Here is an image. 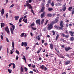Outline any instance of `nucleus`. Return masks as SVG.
Listing matches in <instances>:
<instances>
[{"instance_id": "7", "label": "nucleus", "mask_w": 74, "mask_h": 74, "mask_svg": "<svg viewBox=\"0 0 74 74\" xmlns=\"http://www.w3.org/2000/svg\"><path fill=\"white\" fill-rule=\"evenodd\" d=\"M5 30L7 33L10 34V30H9V29H8V27H6L5 28Z\"/></svg>"}, {"instance_id": "4", "label": "nucleus", "mask_w": 74, "mask_h": 74, "mask_svg": "<svg viewBox=\"0 0 74 74\" xmlns=\"http://www.w3.org/2000/svg\"><path fill=\"white\" fill-rule=\"evenodd\" d=\"M59 17H57L54 20V21L56 23H58L59 22Z\"/></svg>"}, {"instance_id": "61", "label": "nucleus", "mask_w": 74, "mask_h": 74, "mask_svg": "<svg viewBox=\"0 0 74 74\" xmlns=\"http://www.w3.org/2000/svg\"><path fill=\"white\" fill-rule=\"evenodd\" d=\"M63 16L64 17H66V13H64L63 14Z\"/></svg>"}, {"instance_id": "55", "label": "nucleus", "mask_w": 74, "mask_h": 74, "mask_svg": "<svg viewBox=\"0 0 74 74\" xmlns=\"http://www.w3.org/2000/svg\"><path fill=\"white\" fill-rule=\"evenodd\" d=\"M42 51L43 52H45V49H42Z\"/></svg>"}, {"instance_id": "32", "label": "nucleus", "mask_w": 74, "mask_h": 74, "mask_svg": "<svg viewBox=\"0 0 74 74\" xmlns=\"http://www.w3.org/2000/svg\"><path fill=\"white\" fill-rule=\"evenodd\" d=\"M26 5L27 7H30V6L31 5L30 4H29V3H26Z\"/></svg>"}, {"instance_id": "30", "label": "nucleus", "mask_w": 74, "mask_h": 74, "mask_svg": "<svg viewBox=\"0 0 74 74\" xmlns=\"http://www.w3.org/2000/svg\"><path fill=\"white\" fill-rule=\"evenodd\" d=\"M12 65H13V69H15V64H14V63H12Z\"/></svg>"}, {"instance_id": "11", "label": "nucleus", "mask_w": 74, "mask_h": 74, "mask_svg": "<svg viewBox=\"0 0 74 74\" xmlns=\"http://www.w3.org/2000/svg\"><path fill=\"white\" fill-rule=\"evenodd\" d=\"M70 62H71L70 61H69V60L65 62V65H67L69 64H70Z\"/></svg>"}, {"instance_id": "45", "label": "nucleus", "mask_w": 74, "mask_h": 74, "mask_svg": "<svg viewBox=\"0 0 74 74\" xmlns=\"http://www.w3.org/2000/svg\"><path fill=\"white\" fill-rule=\"evenodd\" d=\"M49 21H48V20H47L46 21V22L45 24V25H47V23H48V22Z\"/></svg>"}, {"instance_id": "6", "label": "nucleus", "mask_w": 74, "mask_h": 74, "mask_svg": "<svg viewBox=\"0 0 74 74\" xmlns=\"http://www.w3.org/2000/svg\"><path fill=\"white\" fill-rule=\"evenodd\" d=\"M13 29L12 28H10V31L11 32V33L12 34H13V30H14L15 29V26L13 25L12 26Z\"/></svg>"}, {"instance_id": "20", "label": "nucleus", "mask_w": 74, "mask_h": 74, "mask_svg": "<svg viewBox=\"0 0 74 74\" xmlns=\"http://www.w3.org/2000/svg\"><path fill=\"white\" fill-rule=\"evenodd\" d=\"M74 40V38L73 37H71L70 39V40L71 41H73Z\"/></svg>"}, {"instance_id": "1", "label": "nucleus", "mask_w": 74, "mask_h": 74, "mask_svg": "<svg viewBox=\"0 0 74 74\" xmlns=\"http://www.w3.org/2000/svg\"><path fill=\"white\" fill-rule=\"evenodd\" d=\"M56 23L54 21H52L49 24H48L47 26V29L48 30H51L53 28V25Z\"/></svg>"}, {"instance_id": "52", "label": "nucleus", "mask_w": 74, "mask_h": 74, "mask_svg": "<svg viewBox=\"0 0 74 74\" xmlns=\"http://www.w3.org/2000/svg\"><path fill=\"white\" fill-rule=\"evenodd\" d=\"M60 58H63V59L64 58V56L62 55L60 56Z\"/></svg>"}, {"instance_id": "5", "label": "nucleus", "mask_w": 74, "mask_h": 74, "mask_svg": "<svg viewBox=\"0 0 74 74\" xmlns=\"http://www.w3.org/2000/svg\"><path fill=\"white\" fill-rule=\"evenodd\" d=\"M62 34L61 35V36H62L63 37H65V38H68L69 37V35H66L64 34L63 33H62Z\"/></svg>"}, {"instance_id": "41", "label": "nucleus", "mask_w": 74, "mask_h": 74, "mask_svg": "<svg viewBox=\"0 0 74 74\" xmlns=\"http://www.w3.org/2000/svg\"><path fill=\"white\" fill-rule=\"evenodd\" d=\"M6 41H7V42H9V40H8V38H6Z\"/></svg>"}, {"instance_id": "48", "label": "nucleus", "mask_w": 74, "mask_h": 74, "mask_svg": "<svg viewBox=\"0 0 74 74\" xmlns=\"http://www.w3.org/2000/svg\"><path fill=\"white\" fill-rule=\"evenodd\" d=\"M31 12H32V13H33V14H34V11H33V9H31Z\"/></svg>"}, {"instance_id": "22", "label": "nucleus", "mask_w": 74, "mask_h": 74, "mask_svg": "<svg viewBox=\"0 0 74 74\" xmlns=\"http://www.w3.org/2000/svg\"><path fill=\"white\" fill-rule=\"evenodd\" d=\"M4 13V10L3 9L2 10V11H1V14L2 15H3Z\"/></svg>"}, {"instance_id": "57", "label": "nucleus", "mask_w": 74, "mask_h": 74, "mask_svg": "<svg viewBox=\"0 0 74 74\" xmlns=\"http://www.w3.org/2000/svg\"><path fill=\"white\" fill-rule=\"evenodd\" d=\"M27 19L25 20L24 21V22L25 23H27Z\"/></svg>"}, {"instance_id": "21", "label": "nucleus", "mask_w": 74, "mask_h": 74, "mask_svg": "<svg viewBox=\"0 0 74 74\" xmlns=\"http://www.w3.org/2000/svg\"><path fill=\"white\" fill-rule=\"evenodd\" d=\"M59 34H58L56 36V41H57V40H58V38H59Z\"/></svg>"}, {"instance_id": "16", "label": "nucleus", "mask_w": 74, "mask_h": 74, "mask_svg": "<svg viewBox=\"0 0 74 74\" xmlns=\"http://www.w3.org/2000/svg\"><path fill=\"white\" fill-rule=\"evenodd\" d=\"M40 68L42 70H43L45 68V66L44 65H42L40 66Z\"/></svg>"}, {"instance_id": "31", "label": "nucleus", "mask_w": 74, "mask_h": 74, "mask_svg": "<svg viewBox=\"0 0 74 74\" xmlns=\"http://www.w3.org/2000/svg\"><path fill=\"white\" fill-rule=\"evenodd\" d=\"M34 25H35V24H34V22L30 25V26L32 27V26H34Z\"/></svg>"}, {"instance_id": "37", "label": "nucleus", "mask_w": 74, "mask_h": 74, "mask_svg": "<svg viewBox=\"0 0 74 74\" xmlns=\"http://www.w3.org/2000/svg\"><path fill=\"white\" fill-rule=\"evenodd\" d=\"M24 36V33H22L21 35V37H23Z\"/></svg>"}, {"instance_id": "33", "label": "nucleus", "mask_w": 74, "mask_h": 74, "mask_svg": "<svg viewBox=\"0 0 74 74\" xmlns=\"http://www.w3.org/2000/svg\"><path fill=\"white\" fill-rule=\"evenodd\" d=\"M32 30H37V28L36 27H32Z\"/></svg>"}, {"instance_id": "42", "label": "nucleus", "mask_w": 74, "mask_h": 74, "mask_svg": "<svg viewBox=\"0 0 74 74\" xmlns=\"http://www.w3.org/2000/svg\"><path fill=\"white\" fill-rule=\"evenodd\" d=\"M14 4H12V5H11L10 7V8H12V7H14Z\"/></svg>"}, {"instance_id": "47", "label": "nucleus", "mask_w": 74, "mask_h": 74, "mask_svg": "<svg viewBox=\"0 0 74 74\" xmlns=\"http://www.w3.org/2000/svg\"><path fill=\"white\" fill-rule=\"evenodd\" d=\"M40 36H39L38 37V40H39V41H40V40H41V38H40V37H40Z\"/></svg>"}, {"instance_id": "58", "label": "nucleus", "mask_w": 74, "mask_h": 74, "mask_svg": "<svg viewBox=\"0 0 74 74\" xmlns=\"http://www.w3.org/2000/svg\"><path fill=\"white\" fill-rule=\"evenodd\" d=\"M18 58H19V57H18V56H16V60H18Z\"/></svg>"}, {"instance_id": "14", "label": "nucleus", "mask_w": 74, "mask_h": 74, "mask_svg": "<svg viewBox=\"0 0 74 74\" xmlns=\"http://www.w3.org/2000/svg\"><path fill=\"white\" fill-rule=\"evenodd\" d=\"M44 15H45V13L44 12L40 16L41 18H43L44 16Z\"/></svg>"}, {"instance_id": "62", "label": "nucleus", "mask_w": 74, "mask_h": 74, "mask_svg": "<svg viewBox=\"0 0 74 74\" xmlns=\"http://www.w3.org/2000/svg\"><path fill=\"white\" fill-rule=\"evenodd\" d=\"M29 47H26V50H27V49H29Z\"/></svg>"}, {"instance_id": "27", "label": "nucleus", "mask_w": 74, "mask_h": 74, "mask_svg": "<svg viewBox=\"0 0 74 74\" xmlns=\"http://www.w3.org/2000/svg\"><path fill=\"white\" fill-rule=\"evenodd\" d=\"M4 23H1V27H4Z\"/></svg>"}, {"instance_id": "54", "label": "nucleus", "mask_w": 74, "mask_h": 74, "mask_svg": "<svg viewBox=\"0 0 74 74\" xmlns=\"http://www.w3.org/2000/svg\"><path fill=\"white\" fill-rule=\"evenodd\" d=\"M61 47H62V48H64V45H61Z\"/></svg>"}, {"instance_id": "25", "label": "nucleus", "mask_w": 74, "mask_h": 74, "mask_svg": "<svg viewBox=\"0 0 74 74\" xmlns=\"http://www.w3.org/2000/svg\"><path fill=\"white\" fill-rule=\"evenodd\" d=\"M20 71L21 73H22L23 71V67L22 66L21 67V68H20Z\"/></svg>"}, {"instance_id": "60", "label": "nucleus", "mask_w": 74, "mask_h": 74, "mask_svg": "<svg viewBox=\"0 0 74 74\" xmlns=\"http://www.w3.org/2000/svg\"><path fill=\"white\" fill-rule=\"evenodd\" d=\"M45 41H44V40H42V44H43V43H44Z\"/></svg>"}, {"instance_id": "35", "label": "nucleus", "mask_w": 74, "mask_h": 74, "mask_svg": "<svg viewBox=\"0 0 74 74\" xmlns=\"http://www.w3.org/2000/svg\"><path fill=\"white\" fill-rule=\"evenodd\" d=\"M24 46L25 47H27V42H24Z\"/></svg>"}, {"instance_id": "36", "label": "nucleus", "mask_w": 74, "mask_h": 74, "mask_svg": "<svg viewBox=\"0 0 74 74\" xmlns=\"http://www.w3.org/2000/svg\"><path fill=\"white\" fill-rule=\"evenodd\" d=\"M72 14H71L72 15H73V14H74V8H73V10H72Z\"/></svg>"}, {"instance_id": "10", "label": "nucleus", "mask_w": 74, "mask_h": 74, "mask_svg": "<svg viewBox=\"0 0 74 74\" xmlns=\"http://www.w3.org/2000/svg\"><path fill=\"white\" fill-rule=\"evenodd\" d=\"M44 10H45V7H42V9L39 12V13H41V12H43Z\"/></svg>"}, {"instance_id": "63", "label": "nucleus", "mask_w": 74, "mask_h": 74, "mask_svg": "<svg viewBox=\"0 0 74 74\" xmlns=\"http://www.w3.org/2000/svg\"><path fill=\"white\" fill-rule=\"evenodd\" d=\"M40 50H39L37 51V53H38H38H40Z\"/></svg>"}, {"instance_id": "38", "label": "nucleus", "mask_w": 74, "mask_h": 74, "mask_svg": "<svg viewBox=\"0 0 74 74\" xmlns=\"http://www.w3.org/2000/svg\"><path fill=\"white\" fill-rule=\"evenodd\" d=\"M46 7H47L48 8L49 7V3H47L46 5Z\"/></svg>"}, {"instance_id": "56", "label": "nucleus", "mask_w": 74, "mask_h": 74, "mask_svg": "<svg viewBox=\"0 0 74 74\" xmlns=\"http://www.w3.org/2000/svg\"><path fill=\"white\" fill-rule=\"evenodd\" d=\"M8 71L9 73H11V71L10 69H8Z\"/></svg>"}, {"instance_id": "59", "label": "nucleus", "mask_w": 74, "mask_h": 74, "mask_svg": "<svg viewBox=\"0 0 74 74\" xmlns=\"http://www.w3.org/2000/svg\"><path fill=\"white\" fill-rule=\"evenodd\" d=\"M1 39L2 40H3V36L1 35Z\"/></svg>"}, {"instance_id": "13", "label": "nucleus", "mask_w": 74, "mask_h": 74, "mask_svg": "<svg viewBox=\"0 0 74 74\" xmlns=\"http://www.w3.org/2000/svg\"><path fill=\"white\" fill-rule=\"evenodd\" d=\"M56 6H62V3H56L55 5Z\"/></svg>"}, {"instance_id": "53", "label": "nucleus", "mask_w": 74, "mask_h": 74, "mask_svg": "<svg viewBox=\"0 0 74 74\" xmlns=\"http://www.w3.org/2000/svg\"><path fill=\"white\" fill-rule=\"evenodd\" d=\"M21 45L22 47H23V46L24 45V42H22Z\"/></svg>"}, {"instance_id": "17", "label": "nucleus", "mask_w": 74, "mask_h": 74, "mask_svg": "<svg viewBox=\"0 0 74 74\" xmlns=\"http://www.w3.org/2000/svg\"><path fill=\"white\" fill-rule=\"evenodd\" d=\"M55 49L57 53H60L59 51V50L58 49V48L57 49L56 48H55Z\"/></svg>"}, {"instance_id": "49", "label": "nucleus", "mask_w": 74, "mask_h": 74, "mask_svg": "<svg viewBox=\"0 0 74 74\" xmlns=\"http://www.w3.org/2000/svg\"><path fill=\"white\" fill-rule=\"evenodd\" d=\"M22 18H20L19 19V22H20V23H21V22H22Z\"/></svg>"}, {"instance_id": "34", "label": "nucleus", "mask_w": 74, "mask_h": 74, "mask_svg": "<svg viewBox=\"0 0 74 74\" xmlns=\"http://www.w3.org/2000/svg\"><path fill=\"white\" fill-rule=\"evenodd\" d=\"M44 22V19H42L41 22V25H42L43 24V23Z\"/></svg>"}, {"instance_id": "40", "label": "nucleus", "mask_w": 74, "mask_h": 74, "mask_svg": "<svg viewBox=\"0 0 74 74\" xmlns=\"http://www.w3.org/2000/svg\"><path fill=\"white\" fill-rule=\"evenodd\" d=\"M54 27L55 28H57V29H58L59 28V27H58L57 25H55L54 26Z\"/></svg>"}, {"instance_id": "50", "label": "nucleus", "mask_w": 74, "mask_h": 74, "mask_svg": "<svg viewBox=\"0 0 74 74\" xmlns=\"http://www.w3.org/2000/svg\"><path fill=\"white\" fill-rule=\"evenodd\" d=\"M24 69L25 70V71H27V68L26 67H25Z\"/></svg>"}, {"instance_id": "26", "label": "nucleus", "mask_w": 74, "mask_h": 74, "mask_svg": "<svg viewBox=\"0 0 74 74\" xmlns=\"http://www.w3.org/2000/svg\"><path fill=\"white\" fill-rule=\"evenodd\" d=\"M47 16L48 17H52V14H47Z\"/></svg>"}, {"instance_id": "46", "label": "nucleus", "mask_w": 74, "mask_h": 74, "mask_svg": "<svg viewBox=\"0 0 74 74\" xmlns=\"http://www.w3.org/2000/svg\"><path fill=\"white\" fill-rule=\"evenodd\" d=\"M51 5L52 7H53V6H54V3L52 2V3L51 4Z\"/></svg>"}, {"instance_id": "29", "label": "nucleus", "mask_w": 74, "mask_h": 74, "mask_svg": "<svg viewBox=\"0 0 74 74\" xmlns=\"http://www.w3.org/2000/svg\"><path fill=\"white\" fill-rule=\"evenodd\" d=\"M53 10V9L52 8H49L48 10L49 11H52Z\"/></svg>"}, {"instance_id": "18", "label": "nucleus", "mask_w": 74, "mask_h": 74, "mask_svg": "<svg viewBox=\"0 0 74 74\" xmlns=\"http://www.w3.org/2000/svg\"><path fill=\"white\" fill-rule=\"evenodd\" d=\"M69 33H70V34H71V36H72V37H74V35H73V33L71 31H69Z\"/></svg>"}, {"instance_id": "24", "label": "nucleus", "mask_w": 74, "mask_h": 74, "mask_svg": "<svg viewBox=\"0 0 74 74\" xmlns=\"http://www.w3.org/2000/svg\"><path fill=\"white\" fill-rule=\"evenodd\" d=\"M33 71H34V72H36V73H38V70H37L36 71V70L35 69H33Z\"/></svg>"}, {"instance_id": "28", "label": "nucleus", "mask_w": 74, "mask_h": 74, "mask_svg": "<svg viewBox=\"0 0 74 74\" xmlns=\"http://www.w3.org/2000/svg\"><path fill=\"white\" fill-rule=\"evenodd\" d=\"M71 9H72V7L71 6L69 7L68 8V10L69 11H71Z\"/></svg>"}, {"instance_id": "12", "label": "nucleus", "mask_w": 74, "mask_h": 74, "mask_svg": "<svg viewBox=\"0 0 74 74\" xmlns=\"http://www.w3.org/2000/svg\"><path fill=\"white\" fill-rule=\"evenodd\" d=\"M14 42H12V47L13 48V49H12V50L13 51V50L14 49Z\"/></svg>"}, {"instance_id": "15", "label": "nucleus", "mask_w": 74, "mask_h": 74, "mask_svg": "<svg viewBox=\"0 0 74 74\" xmlns=\"http://www.w3.org/2000/svg\"><path fill=\"white\" fill-rule=\"evenodd\" d=\"M50 47L51 49H53V44H50Z\"/></svg>"}, {"instance_id": "44", "label": "nucleus", "mask_w": 74, "mask_h": 74, "mask_svg": "<svg viewBox=\"0 0 74 74\" xmlns=\"http://www.w3.org/2000/svg\"><path fill=\"white\" fill-rule=\"evenodd\" d=\"M51 1V0H49L48 3V4H50Z\"/></svg>"}, {"instance_id": "19", "label": "nucleus", "mask_w": 74, "mask_h": 74, "mask_svg": "<svg viewBox=\"0 0 74 74\" xmlns=\"http://www.w3.org/2000/svg\"><path fill=\"white\" fill-rule=\"evenodd\" d=\"M19 16H15L14 17V18H15V21H17L18 20V19H19Z\"/></svg>"}, {"instance_id": "43", "label": "nucleus", "mask_w": 74, "mask_h": 74, "mask_svg": "<svg viewBox=\"0 0 74 74\" xmlns=\"http://www.w3.org/2000/svg\"><path fill=\"white\" fill-rule=\"evenodd\" d=\"M29 8L30 10V9H31V10H32L33 7H32V5H31L29 7Z\"/></svg>"}, {"instance_id": "2", "label": "nucleus", "mask_w": 74, "mask_h": 74, "mask_svg": "<svg viewBox=\"0 0 74 74\" xmlns=\"http://www.w3.org/2000/svg\"><path fill=\"white\" fill-rule=\"evenodd\" d=\"M63 21H61L60 22V27H59L58 28L60 30H63V28L64 27V26L63 25Z\"/></svg>"}, {"instance_id": "23", "label": "nucleus", "mask_w": 74, "mask_h": 74, "mask_svg": "<svg viewBox=\"0 0 74 74\" xmlns=\"http://www.w3.org/2000/svg\"><path fill=\"white\" fill-rule=\"evenodd\" d=\"M49 55L51 57H53V56H54V54L51 53H49Z\"/></svg>"}, {"instance_id": "51", "label": "nucleus", "mask_w": 74, "mask_h": 74, "mask_svg": "<svg viewBox=\"0 0 74 74\" xmlns=\"http://www.w3.org/2000/svg\"><path fill=\"white\" fill-rule=\"evenodd\" d=\"M52 32L53 33V35L54 36V35L55 34V31H53Z\"/></svg>"}, {"instance_id": "39", "label": "nucleus", "mask_w": 74, "mask_h": 74, "mask_svg": "<svg viewBox=\"0 0 74 74\" xmlns=\"http://www.w3.org/2000/svg\"><path fill=\"white\" fill-rule=\"evenodd\" d=\"M16 53L17 54H19V51H18V50L16 51Z\"/></svg>"}, {"instance_id": "9", "label": "nucleus", "mask_w": 74, "mask_h": 74, "mask_svg": "<svg viewBox=\"0 0 74 74\" xmlns=\"http://www.w3.org/2000/svg\"><path fill=\"white\" fill-rule=\"evenodd\" d=\"M40 22H41V21L40 20V19H39L37 20L36 21V24H38L39 25H40Z\"/></svg>"}, {"instance_id": "8", "label": "nucleus", "mask_w": 74, "mask_h": 74, "mask_svg": "<svg viewBox=\"0 0 74 74\" xmlns=\"http://www.w3.org/2000/svg\"><path fill=\"white\" fill-rule=\"evenodd\" d=\"M71 49L70 47H66L65 48V50L66 51V52H68L69 51V50H70V49Z\"/></svg>"}, {"instance_id": "64", "label": "nucleus", "mask_w": 74, "mask_h": 74, "mask_svg": "<svg viewBox=\"0 0 74 74\" xmlns=\"http://www.w3.org/2000/svg\"><path fill=\"white\" fill-rule=\"evenodd\" d=\"M56 15V14H53V17H54V16H55Z\"/></svg>"}, {"instance_id": "3", "label": "nucleus", "mask_w": 74, "mask_h": 74, "mask_svg": "<svg viewBox=\"0 0 74 74\" xmlns=\"http://www.w3.org/2000/svg\"><path fill=\"white\" fill-rule=\"evenodd\" d=\"M66 3H65L64 5L62 6V10L63 11H65L66 10Z\"/></svg>"}]
</instances>
